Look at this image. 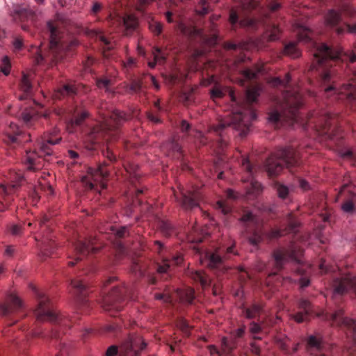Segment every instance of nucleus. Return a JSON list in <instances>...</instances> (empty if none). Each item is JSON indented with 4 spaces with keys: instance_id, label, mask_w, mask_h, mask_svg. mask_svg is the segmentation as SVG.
I'll return each mask as SVG.
<instances>
[{
    "instance_id": "nucleus-50",
    "label": "nucleus",
    "mask_w": 356,
    "mask_h": 356,
    "mask_svg": "<svg viewBox=\"0 0 356 356\" xmlns=\"http://www.w3.org/2000/svg\"><path fill=\"white\" fill-rule=\"evenodd\" d=\"M309 314L306 312H298L293 316L294 320L298 323H302L307 320Z\"/></svg>"
},
{
    "instance_id": "nucleus-45",
    "label": "nucleus",
    "mask_w": 356,
    "mask_h": 356,
    "mask_svg": "<svg viewBox=\"0 0 356 356\" xmlns=\"http://www.w3.org/2000/svg\"><path fill=\"white\" fill-rule=\"evenodd\" d=\"M34 111L31 110H26L22 113V119L25 123L29 122L34 117Z\"/></svg>"
},
{
    "instance_id": "nucleus-23",
    "label": "nucleus",
    "mask_w": 356,
    "mask_h": 356,
    "mask_svg": "<svg viewBox=\"0 0 356 356\" xmlns=\"http://www.w3.org/2000/svg\"><path fill=\"white\" fill-rule=\"evenodd\" d=\"M296 31L299 41L307 42L310 40L312 31L307 27L302 25H297Z\"/></svg>"
},
{
    "instance_id": "nucleus-17",
    "label": "nucleus",
    "mask_w": 356,
    "mask_h": 356,
    "mask_svg": "<svg viewBox=\"0 0 356 356\" xmlns=\"http://www.w3.org/2000/svg\"><path fill=\"white\" fill-rule=\"evenodd\" d=\"M45 193L47 195L53 194V189L49 183L44 181L43 183L39 182L34 188L33 192L31 195L33 201L35 203L38 201L42 193Z\"/></svg>"
},
{
    "instance_id": "nucleus-59",
    "label": "nucleus",
    "mask_w": 356,
    "mask_h": 356,
    "mask_svg": "<svg viewBox=\"0 0 356 356\" xmlns=\"http://www.w3.org/2000/svg\"><path fill=\"white\" fill-rule=\"evenodd\" d=\"M10 229L13 235H19L22 232L21 227L17 225H12Z\"/></svg>"
},
{
    "instance_id": "nucleus-58",
    "label": "nucleus",
    "mask_w": 356,
    "mask_h": 356,
    "mask_svg": "<svg viewBox=\"0 0 356 356\" xmlns=\"http://www.w3.org/2000/svg\"><path fill=\"white\" fill-rule=\"evenodd\" d=\"M170 268V264L169 261L167 260H165L163 261V264L159 266L158 268V272L159 273H166L168 269Z\"/></svg>"
},
{
    "instance_id": "nucleus-55",
    "label": "nucleus",
    "mask_w": 356,
    "mask_h": 356,
    "mask_svg": "<svg viewBox=\"0 0 356 356\" xmlns=\"http://www.w3.org/2000/svg\"><path fill=\"white\" fill-rule=\"evenodd\" d=\"M71 284L78 292H82L86 289V286L79 280H72Z\"/></svg>"
},
{
    "instance_id": "nucleus-29",
    "label": "nucleus",
    "mask_w": 356,
    "mask_h": 356,
    "mask_svg": "<svg viewBox=\"0 0 356 356\" xmlns=\"http://www.w3.org/2000/svg\"><path fill=\"white\" fill-rule=\"evenodd\" d=\"M177 293H178L180 299L183 302L191 303V302H192V301L194 298V291L191 288H188L184 291L179 290L177 291Z\"/></svg>"
},
{
    "instance_id": "nucleus-26",
    "label": "nucleus",
    "mask_w": 356,
    "mask_h": 356,
    "mask_svg": "<svg viewBox=\"0 0 356 356\" xmlns=\"http://www.w3.org/2000/svg\"><path fill=\"white\" fill-rule=\"evenodd\" d=\"M289 252L285 250H277L274 252V258L276 266L281 268L289 257Z\"/></svg>"
},
{
    "instance_id": "nucleus-6",
    "label": "nucleus",
    "mask_w": 356,
    "mask_h": 356,
    "mask_svg": "<svg viewBox=\"0 0 356 356\" xmlns=\"http://www.w3.org/2000/svg\"><path fill=\"white\" fill-rule=\"evenodd\" d=\"M108 175V172L105 165L102 164L97 169L88 168L86 175L81 178V181L87 188L97 191L98 185L101 186V188H106L104 180Z\"/></svg>"
},
{
    "instance_id": "nucleus-48",
    "label": "nucleus",
    "mask_w": 356,
    "mask_h": 356,
    "mask_svg": "<svg viewBox=\"0 0 356 356\" xmlns=\"http://www.w3.org/2000/svg\"><path fill=\"white\" fill-rule=\"evenodd\" d=\"M308 344L311 348L321 349V341L314 336H310L308 339Z\"/></svg>"
},
{
    "instance_id": "nucleus-5",
    "label": "nucleus",
    "mask_w": 356,
    "mask_h": 356,
    "mask_svg": "<svg viewBox=\"0 0 356 356\" xmlns=\"http://www.w3.org/2000/svg\"><path fill=\"white\" fill-rule=\"evenodd\" d=\"M60 138L52 139L47 138L43 139L40 144V154L36 152H26L24 163L26 165L28 170H39L42 168V157L50 156L52 153L51 148V145L58 144L60 140Z\"/></svg>"
},
{
    "instance_id": "nucleus-25",
    "label": "nucleus",
    "mask_w": 356,
    "mask_h": 356,
    "mask_svg": "<svg viewBox=\"0 0 356 356\" xmlns=\"http://www.w3.org/2000/svg\"><path fill=\"white\" fill-rule=\"evenodd\" d=\"M88 116V112L87 111H83L77 116L74 117L70 120L67 126V129L70 133L73 132V129L71 127L74 125H80L82 122Z\"/></svg>"
},
{
    "instance_id": "nucleus-11",
    "label": "nucleus",
    "mask_w": 356,
    "mask_h": 356,
    "mask_svg": "<svg viewBox=\"0 0 356 356\" xmlns=\"http://www.w3.org/2000/svg\"><path fill=\"white\" fill-rule=\"evenodd\" d=\"M340 51H334L327 44H321L316 47L314 54L315 60L318 65L323 64L328 59H336L340 56Z\"/></svg>"
},
{
    "instance_id": "nucleus-43",
    "label": "nucleus",
    "mask_w": 356,
    "mask_h": 356,
    "mask_svg": "<svg viewBox=\"0 0 356 356\" xmlns=\"http://www.w3.org/2000/svg\"><path fill=\"white\" fill-rule=\"evenodd\" d=\"M153 56L154 60L158 64L163 63L165 60V57L163 55V54L161 52V50L158 48H156L153 51Z\"/></svg>"
},
{
    "instance_id": "nucleus-30",
    "label": "nucleus",
    "mask_w": 356,
    "mask_h": 356,
    "mask_svg": "<svg viewBox=\"0 0 356 356\" xmlns=\"http://www.w3.org/2000/svg\"><path fill=\"white\" fill-rule=\"evenodd\" d=\"M149 29L155 35H159L162 31V25L160 22L154 20L150 16L148 17Z\"/></svg>"
},
{
    "instance_id": "nucleus-44",
    "label": "nucleus",
    "mask_w": 356,
    "mask_h": 356,
    "mask_svg": "<svg viewBox=\"0 0 356 356\" xmlns=\"http://www.w3.org/2000/svg\"><path fill=\"white\" fill-rule=\"evenodd\" d=\"M199 6L195 8V11L197 13L200 15H205L208 13V8L207 5L206 0H200L199 3Z\"/></svg>"
},
{
    "instance_id": "nucleus-33",
    "label": "nucleus",
    "mask_w": 356,
    "mask_h": 356,
    "mask_svg": "<svg viewBox=\"0 0 356 356\" xmlns=\"http://www.w3.org/2000/svg\"><path fill=\"white\" fill-rule=\"evenodd\" d=\"M280 30L277 26H273L268 30L266 34L268 40L270 41H275L279 38Z\"/></svg>"
},
{
    "instance_id": "nucleus-46",
    "label": "nucleus",
    "mask_w": 356,
    "mask_h": 356,
    "mask_svg": "<svg viewBox=\"0 0 356 356\" xmlns=\"http://www.w3.org/2000/svg\"><path fill=\"white\" fill-rule=\"evenodd\" d=\"M216 209L221 211V212L224 214H227L230 211V207L227 204L225 201L219 200L216 203Z\"/></svg>"
},
{
    "instance_id": "nucleus-4",
    "label": "nucleus",
    "mask_w": 356,
    "mask_h": 356,
    "mask_svg": "<svg viewBox=\"0 0 356 356\" xmlns=\"http://www.w3.org/2000/svg\"><path fill=\"white\" fill-rule=\"evenodd\" d=\"M298 153L291 147L281 149L266 161V169L269 175H277L284 166L293 167L298 164Z\"/></svg>"
},
{
    "instance_id": "nucleus-63",
    "label": "nucleus",
    "mask_w": 356,
    "mask_h": 356,
    "mask_svg": "<svg viewBox=\"0 0 356 356\" xmlns=\"http://www.w3.org/2000/svg\"><path fill=\"white\" fill-rule=\"evenodd\" d=\"M136 63V60L133 58H128L127 60L124 63V67L130 68Z\"/></svg>"
},
{
    "instance_id": "nucleus-24",
    "label": "nucleus",
    "mask_w": 356,
    "mask_h": 356,
    "mask_svg": "<svg viewBox=\"0 0 356 356\" xmlns=\"http://www.w3.org/2000/svg\"><path fill=\"white\" fill-rule=\"evenodd\" d=\"M47 27L50 32V48L51 49H54L58 44V31L55 25L53 24L51 22H47Z\"/></svg>"
},
{
    "instance_id": "nucleus-12",
    "label": "nucleus",
    "mask_w": 356,
    "mask_h": 356,
    "mask_svg": "<svg viewBox=\"0 0 356 356\" xmlns=\"http://www.w3.org/2000/svg\"><path fill=\"white\" fill-rule=\"evenodd\" d=\"M235 348L234 339L229 340L227 337H222L220 350L213 345L209 346V350L211 355L216 354L218 356H232V353Z\"/></svg>"
},
{
    "instance_id": "nucleus-1",
    "label": "nucleus",
    "mask_w": 356,
    "mask_h": 356,
    "mask_svg": "<svg viewBox=\"0 0 356 356\" xmlns=\"http://www.w3.org/2000/svg\"><path fill=\"white\" fill-rule=\"evenodd\" d=\"M277 104L282 113L271 111L268 117L269 122L276 123L281 120H289L291 124L296 122L298 109L302 104V95L297 90L284 92L282 99L277 101Z\"/></svg>"
},
{
    "instance_id": "nucleus-57",
    "label": "nucleus",
    "mask_w": 356,
    "mask_h": 356,
    "mask_svg": "<svg viewBox=\"0 0 356 356\" xmlns=\"http://www.w3.org/2000/svg\"><path fill=\"white\" fill-rule=\"evenodd\" d=\"M329 118L330 117L325 113L321 115L318 119L319 127H322L323 129H325L327 121Z\"/></svg>"
},
{
    "instance_id": "nucleus-47",
    "label": "nucleus",
    "mask_w": 356,
    "mask_h": 356,
    "mask_svg": "<svg viewBox=\"0 0 356 356\" xmlns=\"http://www.w3.org/2000/svg\"><path fill=\"white\" fill-rule=\"evenodd\" d=\"M31 88V84L27 75L24 74L22 79V89L25 92H29Z\"/></svg>"
},
{
    "instance_id": "nucleus-40",
    "label": "nucleus",
    "mask_w": 356,
    "mask_h": 356,
    "mask_svg": "<svg viewBox=\"0 0 356 356\" xmlns=\"http://www.w3.org/2000/svg\"><path fill=\"white\" fill-rule=\"evenodd\" d=\"M276 190H277L278 196L282 199L286 198L289 192V188L286 186L282 185V184H277Z\"/></svg>"
},
{
    "instance_id": "nucleus-21",
    "label": "nucleus",
    "mask_w": 356,
    "mask_h": 356,
    "mask_svg": "<svg viewBox=\"0 0 356 356\" xmlns=\"http://www.w3.org/2000/svg\"><path fill=\"white\" fill-rule=\"evenodd\" d=\"M341 21V14L334 10H330L325 15V22L327 26L333 27Z\"/></svg>"
},
{
    "instance_id": "nucleus-19",
    "label": "nucleus",
    "mask_w": 356,
    "mask_h": 356,
    "mask_svg": "<svg viewBox=\"0 0 356 356\" xmlns=\"http://www.w3.org/2000/svg\"><path fill=\"white\" fill-rule=\"evenodd\" d=\"M75 250L76 253L80 255L85 256L88 254L90 251L95 252L97 248L93 247V241H79L75 245Z\"/></svg>"
},
{
    "instance_id": "nucleus-53",
    "label": "nucleus",
    "mask_w": 356,
    "mask_h": 356,
    "mask_svg": "<svg viewBox=\"0 0 356 356\" xmlns=\"http://www.w3.org/2000/svg\"><path fill=\"white\" fill-rule=\"evenodd\" d=\"M152 1V0H139L136 6L137 10L143 12Z\"/></svg>"
},
{
    "instance_id": "nucleus-15",
    "label": "nucleus",
    "mask_w": 356,
    "mask_h": 356,
    "mask_svg": "<svg viewBox=\"0 0 356 356\" xmlns=\"http://www.w3.org/2000/svg\"><path fill=\"white\" fill-rule=\"evenodd\" d=\"M10 184L9 186L0 184V194H9L11 191L19 186V183L23 181L24 177L21 172H13L10 173Z\"/></svg>"
},
{
    "instance_id": "nucleus-62",
    "label": "nucleus",
    "mask_w": 356,
    "mask_h": 356,
    "mask_svg": "<svg viewBox=\"0 0 356 356\" xmlns=\"http://www.w3.org/2000/svg\"><path fill=\"white\" fill-rule=\"evenodd\" d=\"M253 215L250 212H248L245 213L243 217L241 218V220L243 222H249L253 220Z\"/></svg>"
},
{
    "instance_id": "nucleus-27",
    "label": "nucleus",
    "mask_w": 356,
    "mask_h": 356,
    "mask_svg": "<svg viewBox=\"0 0 356 356\" xmlns=\"http://www.w3.org/2000/svg\"><path fill=\"white\" fill-rule=\"evenodd\" d=\"M284 53L285 55L293 58H298L300 56V51L296 47V42H289L284 47Z\"/></svg>"
},
{
    "instance_id": "nucleus-38",
    "label": "nucleus",
    "mask_w": 356,
    "mask_h": 356,
    "mask_svg": "<svg viewBox=\"0 0 356 356\" xmlns=\"http://www.w3.org/2000/svg\"><path fill=\"white\" fill-rule=\"evenodd\" d=\"M110 229L114 234H115L118 237H124L126 235H127V227H120L119 228H117L115 226H111Z\"/></svg>"
},
{
    "instance_id": "nucleus-42",
    "label": "nucleus",
    "mask_w": 356,
    "mask_h": 356,
    "mask_svg": "<svg viewBox=\"0 0 356 356\" xmlns=\"http://www.w3.org/2000/svg\"><path fill=\"white\" fill-rule=\"evenodd\" d=\"M291 80V76L289 74H286L284 79L282 80L279 77H275L270 81L273 86L283 85L286 86Z\"/></svg>"
},
{
    "instance_id": "nucleus-31",
    "label": "nucleus",
    "mask_w": 356,
    "mask_h": 356,
    "mask_svg": "<svg viewBox=\"0 0 356 356\" xmlns=\"http://www.w3.org/2000/svg\"><path fill=\"white\" fill-rule=\"evenodd\" d=\"M261 67H258L254 69H247L243 72L244 77L248 80H251L257 77L258 74L262 71Z\"/></svg>"
},
{
    "instance_id": "nucleus-37",
    "label": "nucleus",
    "mask_w": 356,
    "mask_h": 356,
    "mask_svg": "<svg viewBox=\"0 0 356 356\" xmlns=\"http://www.w3.org/2000/svg\"><path fill=\"white\" fill-rule=\"evenodd\" d=\"M111 118H112V120H113L115 121H118L119 122L121 121H124V120H128V117L126 115V113H124L122 111H118V110L114 111L113 112Z\"/></svg>"
},
{
    "instance_id": "nucleus-54",
    "label": "nucleus",
    "mask_w": 356,
    "mask_h": 356,
    "mask_svg": "<svg viewBox=\"0 0 356 356\" xmlns=\"http://www.w3.org/2000/svg\"><path fill=\"white\" fill-rule=\"evenodd\" d=\"M262 240V236L260 232H255L254 235L250 238L249 241L253 245H257Z\"/></svg>"
},
{
    "instance_id": "nucleus-22",
    "label": "nucleus",
    "mask_w": 356,
    "mask_h": 356,
    "mask_svg": "<svg viewBox=\"0 0 356 356\" xmlns=\"http://www.w3.org/2000/svg\"><path fill=\"white\" fill-rule=\"evenodd\" d=\"M262 88L261 86H254L252 88L248 89L246 91V102L248 104H252L257 102V98L262 92Z\"/></svg>"
},
{
    "instance_id": "nucleus-20",
    "label": "nucleus",
    "mask_w": 356,
    "mask_h": 356,
    "mask_svg": "<svg viewBox=\"0 0 356 356\" xmlns=\"http://www.w3.org/2000/svg\"><path fill=\"white\" fill-rule=\"evenodd\" d=\"M76 92V88L72 85H65L62 88L56 90L53 94V98L60 99L65 96H72Z\"/></svg>"
},
{
    "instance_id": "nucleus-18",
    "label": "nucleus",
    "mask_w": 356,
    "mask_h": 356,
    "mask_svg": "<svg viewBox=\"0 0 356 356\" xmlns=\"http://www.w3.org/2000/svg\"><path fill=\"white\" fill-rule=\"evenodd\" d=\"M229 92V95L230 97L231 100L233 102H236V97L234 94V92L229 88H222L219 86H216L210 92L211 97L213 100H216V99L222 97L226 92Z\"/></svg>"
},
{
    "instance_id": "nucleus-9",
    "label": "nucleus",
    "mask_w": 356,
    "mask_h": 356,
    "mask_svg": "<svg viewBox=\"0 0 356 356\" xmlns=\"http://www.w3.org/2000/svg\"><path fill=\"white\" fill-rule=\"evenodd\" d=\"M241 165L243 169L245 170L248 174L247 177L243 179V181L250 182V188L248 190V194L257 195L262 191L263 187L260 183L254 180L253 178V168L250 165L249 160L247 158H243Z\"/></svg>"
},
{
    "instance_id": "nucleus-41",
    "label": "nucleus",
    "mask_w": 356,
    "mask_h": 356,
    "mask_svg": "<svg viewBox=\"0 0 356 356\" xmlns=\"http://www.w3.org/2000/svg\"><path fill=\"white\" fill-rule=\"evenodd\" d=\"M353 199L348 200L341 205V209L346 213H352L355 210Z\"/></svg>"
},
{
    "instance_id": "nucleus-56",
    "label": "nucleus",
    "mask_w": 356,
    "mask_h": 356,
    "mask_svg": "<svg viewBox=\"0 0 356 356\" xmlns=\"http://www.w3.org/2000/svg\"><path fill=\"white\" fill-rule=\"evenodd\" d=\"M140 88H141L140 82L138 80L134 81L130 86V90L133 92H138L140 90Z\"/></svg>"
},
{
    "instance_id": "nucleus-64",
    "label": "nucleus",
    "mask_w": 356,
    "mask_h": 356,
    "mask_svg": "<svg viewBox=\"0 0 356 356\" xmlns=\"http://www.w3.org/2000/svg\"><path fill=\"white\" fill-rule=\"evenodd\" d=\"M229 21L232 24H234L238 21V15L234 10H232L230 13Z\"/></svg>"
},
{
    "instance_id": "nucleus-7",
    "label": "nucleus",
    "mask_w": 356,
    "mask_h": 356,
    "mask_svg": "<svg viewBox=\"0 0 356 356\" xmlns=\"http://www.w3.org/2000/svg\"><path fill=\"white\" fill-rule=\"evenodd\" d=\"M354 79L355 81L353 83L344 84L339 88L334 86L325 88V92L326 93L333 92V95H336L340 99L355 101L356 100V70L354 72Z\"/></svg>"
},
{
    "instance_id": "nucleus-61",
    "label": "nucleus",
    "mask_w": 356,
    "mask_h": 356,
    "mask_svg": "<svg viewBox=\"0 0 356 356\" xmlns=\"http://www.w3.org/2000/svg\"><path fill=\"white\" fill-rule=\"evenodd\" d=\"M118 353V349L115 346H112L109 347L106 353V356H115Z\"/></svg>"
},
{
    "instance_id": "nucleus-8",
    "label": "nucleus",
    "mask_w": 356,
    "mask_h": 356,
    "mask_svg": "<svg viewBox=\"0 0 356 356\" xmlns=\"http://www.w3.org/2000/svg\"><path fill=\"white\" fill-rule=\"evenodd\" d=\"M146 346L141 337H132L120 348V356H139L138 352L143 350Z\"/></svg>"
},
{
    "instance_id": "nucleus-28",
    "label": "nucleus",
    "mask_w": 356,
    "mask_h": 356,
    "mask_svg": "<svg viewBox=\"0 0 356 356\" xmlns=\"http://www.w3.org/2000/svg\"><path fill=\"white\" fill-rule=\"evenodd\" d=\"M124 25L127 30L133 31L138 26V19L133 15H127L123 19Z\"/></svg>"
},
{
    "instance_id": "nucleus-3",
    "label": "nucleus",
    "mask_w": 356,
    "mask_h": 356,
    "mask_svg": "<svg viewBox=\"0 0 356 356\" xmlns=\"http://www.w3.org/2000/svg\"><path fill=\"white\" fill-rule=\"evenodd\" d=\"M256 118L254 111L250 107L244 106L240 111H233L228 118L222 120L214 127V131H218L227 127H232L241 137H243L248 134L251 122Z\"/></svg>"
},
{
    "instance_id": "nucleus-34",
    "label": "nucleus",
    "mask_w": 356,
    "mask_h": 356,
    "mask_svg": "<svg viewBox=\"0 0 356 356\" xmlns=\"http://www.w3.org/2000/svg\"><path fill=\"white\" fill-rule=\"evenodd\" d=\"M10 62L8 56H5L3 57L1 60V65L0 66L1 71L5 75H8L10 71Z\"/></svg>"
},
{
    "instance_id": "nucleus-36",
    "label": "nucleus",
    "mask_w": 356,
    "mask_h": 356,
    "mask_svg": "<svg viewBox=\"0 0 356 356\" xmlns=\"http://www.w3.org/2000/svg\"><path fill=\"white\" fill-rule=\"evenodd\" d=\"M260 307L258 305H252L251 307L245 310V316L248 318H254L259 313Z\"/></svg>"
},
{
    "instance_id": "nucleus-49",
    "label": "nucleus",
    "mask_w": 356,
    "mask_h": 356,
    "mask_svg": "<svg viewBox=\"0 0 356 356\" xmlns=\"http://www.w3.org/2000/svg\"><path fill=\"white\" fill-rule=\"evenodd\" d=\"M340 156L348 159H356V151L353 152L350 149L342 150L340 152Z\"/></svg>"
},
{
    "instance_id": "nucleus-2",
    "label": "nucleus",
    "mask_w": 356,
    "mask_h": 356,
    "mask_svg": "<svg viewBox=\"0 0 356 356\" xmlns=\"http://www.w3.org/2000/svg\"><path fill=\"white\" fill-rule=\"evenodd\" d=\"M30 287L35 291L38 300V306L34 311L35 316L39 321H49L58 323L63 327L69 326L67 316L60 314L51 306L50 299L44 291L38 290L34 286Z\"/></svg>"
},
{
    "instance_id": "nucleus-52",
    "label": "nucleus",
    "mask_w": 356,
    "mask_h": 356,
    "mask_svg": "<svg viewBox=\"0 0 356 356\" xmlns=\"http://www.w3.org/2000/svg\"><path fill=\"white\" fill-rule=\"evenodd\" d=\"M298 305H299V307L300 309H304V312H306L307 311V314H309V313L311 312V309H310V303L308 300L302 299L299 301Z\"/></svg>"
},
{
    "instance_id": "nucleus-14",
    "label": "nucleus",
    "mask_w": 356,
    "mask_h": 356,
    "mask_svg": "<svg viewBox=\"0 0 356 356\" xmlns=\"http://www.w3.org/2000/svg\"><path fill=\"white\" fill-rule=\"evenodd\" d=\"M202 263L207 262V266L212 269H220L224 270L225 268L223 264V259L218 253L216 251L213 253L207 252L203 259H200Z\"/></svg>"
},
{
    "instance_id": "nucleus-16",
    "label": "nucleus",
    "mask_w": 356,
    "mask_h": 356,
    "mask_svg": "<svg viewBox=\"0 0 356 356\" xmlns=\"http://www.w3.org/2000/svg\"><path fill=\"white\" fill-rule=\"evenodd\" d=\"M331 319L337 325L343 324L349 326L353 329V331L356 336V323L352 319L343 318L342 309H339L333 313L331 316Z\"/></svg>"
},
{
    "instance_id": "nucleus-32",
    "label": "nucleus",
    "mask_w": 356,
    "mask_h": 356,
    "mask_svg": "<svg viewBox=\"0 0 356 356\" xmlns=\"http://www.w3.org/2000/svg\"><path fill=\"white\" fill-rule=\"evenodd\" d=\"M192 278L197 282H200L203 287L209 284L208 278L204 275V273L202 271L194 272L192 274Z\"/></svg>"
},
{
    "instance_id": "nucleus-10",
    "label": "nucleus",
    "mask_w": 356,
    "mask_h": 356,
    "mask_svg": "<svg viewBox=\"0 0 356 356\" xmlns=\"http://www.w3.org/2000/svg\"><path fill=\"white\" fill-rule=\"evenodd\" d=\"M179 192L175 191L174 193L175 197L177 200L179 198V195L181 198V205L185 209H193L197 206L198 194L191 189L186 191H184V188L181 186L178 188Z\"/></svg>"
},
{
    "instance_id": "nucleus-35",
    "label": "nucleus",
    "mask_w": 356,
    "mask_h": 356,
    "mask_svg": "<svg viewBox=\"0 0 356 356\" xmlns=\"http://www.w3.org/2000/svg\"><path fill=\"white\" fill-rule=\"evenodd\" d=\"M262 331V326L255 322H252L250 325V332L253 335L254 339H260L261 337H257L256 334Z\"/></svg>"
},
{
    "instance_id": "nucleus-39",
    "label": "nucleus",
    "mask_w": 356,
    "mask_h": 356,
    "mask_svg": "<svg viewBox=\"0 0 356 356\" xmlns=\"http://www.w3.org/2000/svg\"><path fill=\"white\" fill-rule=\"evenodd\" d=\"M178 29L185 35H192L195 33L193 28L186 26L184 23L179 22L177 25Z\"/></svg>"
},
{
    "instance_id": "nucleus-51",
    "label": "nucleus",
    "mask_w": 356,
    "mask_h": 356,
    "mask_svg": "<svg viewBox=\"0 0 356 356\" xmlns=\"http://www.w3.org/2000/svg\"><path fill=\"white\" fill-rule=\"evenodd\" d=\"M110 80L108 79H102L97 81V86L99 88H104L106 91H108V86Z\"/></svg>"
},
{
    "instance_id": "nucleus-60",
    "label": "nucleus",
    "mask_w": 356,
    "mask_h": 356,
    "mask_svg": "<svg viewBox=\"0 0 356 356\" xmlns=\"http://www.w3.org/2000/svg\"><path fill=\"white\" fill-rule=\"evenodd\" d=\"M92 32L95 33L97 35H99V39L107 46V49H111V47H109V42L104 36L100 34V31H93Z\"/></svg>"
},
{
    "instance_id": "nucleus-13",
    "label": "nucleus",
    "mask_w": 356,
    "mask_h": 356,
    "mask_svg": "<svg viewBox=\"0 0 356 356\" xmlns=\"http://www.w3.org/2000/svg\"><path fill=\"white\" fill-rule=\"evenodd\" d=\"M22 306L21 300L13 292L10 293L7 296V302L0 306V314L7 315L13 312L15 309L20 308Z\"/></svg>"
}]
</instances>
